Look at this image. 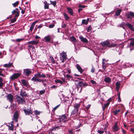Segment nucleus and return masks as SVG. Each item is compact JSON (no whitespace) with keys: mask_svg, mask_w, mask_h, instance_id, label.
I'll return each instance as SVG.
<instances>
[{"mask_svg":"<svg viewBox=\"0 0 134 134\" xmlns=\"http://www.w3.org/2000/svg\"><path fill=\"white\" fill-rule=\"evenodd\" d=\"M81 124H80L79 125H78L77 126H76L75 127V128L77 129L79 128L81 126Z\"/></svg>","mask_w":134,"mask_h":134,"instance_id":"nucleus-55","label":"nucleus"},{"mask_svg":"<svg viewBox=\"0 0 134 134\" xmlns=\"http://www.w3.org/2000/svg\"><path fill=\"white\" fill-rule=\"evenodd\" d=\"M44 4V8L45 9H48L49 8V5L48 4L47 1H45L43 2Z\"/></svg>","mask_w":134,"mask_h":134,"instance_id":"nucleus-27","label":"nucleus"},{"mask_svg":"<svg viewBox=\"0 0 134 134\" xmlns=\"http://www.w3.org/2000/svg\"><path fill=\"white\" fill-rule=\"evenodd\" d=\"M110 43V42L109 40L104 41L101 43V45L103 46H107L110 47L112 46H114L115 45L114 44L113 45H109Z\"/></svg>","mask_w":134,"mask_h":134,"instance_id":"nucleus-5","label":"nucleus"},{"mask_svg":"<svg viewBox=\"0 0 134 134\" xmlns=\"http://www.w3.org/2000/svg\"><path fill=\"white\" fill-rule=\"evenodd\" d=\"M50 58L51 60L52 63L53 64H54L55 63V61L53 58V57H51Z\"/></svg>","mask_w":134,"mask_h":134,"instance_id":"nucleus-49","label":"nucleus"},{"mask_svg":"<svg viewBox=\"0 0 134 134\" xmlns=\"http://www.w3.org/2000/svg\"><path fill=\"white\" fill-rule=\"evenodd\" d=\"M51 40V37L50 35L46 36L44 38V41L46 42H49Z\"/></svg>","mask_w":134,"mask_h":134,"instance_id":"nucleus-16","label":"nucleus"},{"mask_svg":"<svg viewBox=\"0 0 134 134\" xmlns=\"http://www.w3.org/2000/svg\"><path fill=\"white\" fill-rule=\"evenodd\" d=\"M104 131L102 130L101 129H99L98 130L97 132L99 134H102L104 133Z\"/></svg>","mask_w":134,"mask_h":134,"instance_id":"nucleus-38","label":"nucleus"},{"mask_svg":"<svg viewBox=\"0 0 134 134\" xmlns=\"http://www.w3.org/2000/svg\"><path fill=\"white\" fill-rule=\"evenodd\" d=\"M126 25L128 26L129 28L132 30V31H134V28L132 25L130 24L129 23H126Z\"/></svg>","mask_w":134,"mask_h":134,"instance_id":"nucleus-17","label":"nucleus"},{"mask_svg":"<svg viewBox=\"0 0 134 134\" xmlns=\"http://www.w3.org/2000/svg\"><path fill=\"white\" fill-rule=\"evenodd\" d=\"M70 39L71 41H72L73 42H75L76 41L75 38L74 36L71 37Z\"/></svg>","mask_w":134,"mask_h":134,"instance_id":"nucleus-34","label":"nucleus"},{"mask_svg":"<svg viewBox=\"0 0 134 134\" xmlns=\"http://www.w3.org/2000/svg\"><path fill=\"white\" fill-rule=\"evenodd\" d=\"M79 38L81 41L85 43H87L88 42V40L85 38H84L82 36H79Z\"/></svg>","mask_w":134,"mask_h":134,"instance_id":"nucleus-15","label":"nucleus"},{"mask_svg":"<svg viewBox=\"0 0 134 134\" xmlns=\"http://www.w3.org/2000/svg\"><path fill=\"white\" fill-rule=\"evenodd\" d=\"M23 110L26 115H29L32 113V111L30 109H25Z\"/></svg>","mask_w":134,"mask_h":134,"instance_id":"nucleus-12","label":"nucleus"},{"mask_svg":"<svg viewBox=\"0 0 134 134\" xmlns=\"http://www.w3.org/2000/svg\"><path fill=\"white\" fill-rule=\"evenodd\" d=\"M60 60L62 63L64 62L66 59V53L64 51L60 54Z\"/></svg>","mask_w":134,"mask_h":134,"instance_id":"nucleus-4","label":"nucleus"},{"mask_svg":"<svg viewBox=\"0 0 134 134\" xmlns=\"http://www.w3.org/2000/svg\"><path fill=\"white\" fill-rule=\"evenodd\" d=\"M74 109L71 113V115H75L78 111V108L80 106V104L79 103L75 104L74 105Z\"/></svg>","mask_w":134,"mask_h":134,"instance_id":"nucleus-2","label":"nucleus"},{"mask_svg":"<svg viewBox=\"0 0 134 134\" xmlns=\"http://www.w3.org/2000/svg\"><path fill=\"white\" fill-rule=\"evenodd\" d=\"M76 67L77 69L81 73H82L83 71V70L82 69L81 67L79 64H77L76 65Z\"/></svg>","mask_w":134,"mask_h":134,"instance_id":"nucleus-19","label":"nucleus"},{"mask_svg":"<svg viewBox=\"0 0 134 134\" xmlns=\"http://www.w3.org/2000/svg\"><path fill=\"white\" fill-rule=\"evenodd\" d=\"M50 2H51L50 4L53 5L54 7L57 4V2L56 1H52L50 0Z\"/></svg>","mask_w":134,"mask_h":134,"instance_id":"nucleus-36","label":"nucleus"},{"mask_svg":"<svg viewBox=\"0 0 134 134\" xmlns=\"http://www.w3.org/2000/svg\"><path fill=\"white\" fill-rule=\"evenodd\" d=\"M28 49H32V51L34 52L35 50V47L32 45H30L28 46Z\"/></svg>","mask_w":134,"mask_h":134,"instance_id":"nucleus-28","label":"nucleus"},{"mask_svg":"<svg viewBox=\"0 0 134 134\" xmlns=\"http://www.w3.org/2000/svg\"><path fill=\"white\" fill-rule=\"evenodd\" d=\"M91 83L92 84L96 85V82L93 80H91Z\"/></svg>","mask_w":134,"mask_h":134,"instance_id":"nucleus-50","label":"nucleus"},{"mask_svg":"<svg viewBox=\"0 0 134 134\" xmlns=\"http://www.w3.org/2000/svg\"><path fill=\"white\" fill-rule=\"evenodd\" d=\"M13 123V122H11V124H9V129L12 131L13 130L14 127V125Z\"/></svg>","mask_w":134,"mask_h":134,"instance_id":"nucleus-29","label":"nucleus"},{"mask_svg":"<svg viewBox=\"0 0 134 134\" xmlns=\"http://www.w3.org/2000/svg\"><path fill=\"white\" fill-rule=\"evenodd\" d=\"M13 64L12 63H9L8 64H5L3 65V66L5 67H10L13 66Z\"/></svg>","mask_w":134,"mask_h":134,"instance_id":"nucleus-21","label":"nucleus"},{"mask_svg":"<svg viewBox=\"0 0 134 134\" xmlns=\"http://www.w3.org/2000/svg\"><path fill=\"white\" fill-rule=\"evenodd\" d=\"M126 16L128 19H131L132 17H134V13L131 12H128Z\"/></svg>","mask_w":134,"mask_h":134,"instance_id":"nucleus-11","label":"nucleus"},{"mask_svg":"<svg viewBox=\"0 0 134 134\" xmlns=\"http://www.w3.org/2000/svg\"><path fill=\"white\" fill-rule=\"evenodd\" d=\"M19 115V114L18 111H16L14 114L13 118V121L16 122H18V119Z\"/></svg>","mask_w":134,"mask_h":134,"instance_id":"nucleus-8","label":"nucleus"},{"mask_svg":"<svg viewBox=\"0 0 134 134\" xmlns=\"http://www.w3.org/2000/svg\"><path fill=\"white\" fill-rule=\"evenodd\" d=\"M55 82L56 83H60L61 84H62L63 83L62 81L59 79H56L55 80Z\"/></svg>","mask_w":134,"mask_h":134,"instance_id":"nucleus-37","label":"nucleus"},{"mask_svg":"<svg viewBox=\"0 0 134 134\" xmlns=\"http://www.w3.org/2000/svg\"><path fill=\"white\" fill-rule=\"evenodd\" d=\"M117 121L116 122L112 127V131L113 132L117 131L119 129V127L117 125Z\"/></svg>","mask_w":134,"mask_h":134,"instance_id":"nucleus-9","label":"nucleus"},{"mask_svg":"<svg viewBox=\"0 0 134 134\" xmlns=\"http://www.w3.org/2000/svg\"><path fill=\"white\" fill-rule=\"evenodd\" d=\"M19 11L18 8H16L15 10H14L12 12V14L13 15L15 13H19Z\"/></svg>","mask_w":134,"mask_h":134,"instance_id":"nucleus-26","label":"nucleus"},{"mask_svg":"<svg viewBox=\"0 0 134 134\" xmlns=\"http://www.w3.org/2000/svg\"><path fill=\"white\" fill-rule=\"evenodd\" d=\"M64 17H65V19L66 20H68L69 19V17L68 16V15L66 13H64Z\"/></svg>","mask_w":134,"mask_h":134,"instance_id":"nucleus-32","label":"nucleus"},{"mask_svg":"<svg viewBox=\"0 0 134 134\" xmlns=\"http://www.w3.org/2000/svg\"><path fill=\"white\" fill-rule=\"evenodd\" d=\"M105 59H102V67L103 69L105 70L106 68V66L105 65Z\"/></svg>","mask_w":134,"mask_h":134,"instance_id":"nucleus-22","label":"nucleus"},{"mask_svg":"<svg viewBox=\"0 0 134 134\" xmlns=\"http://www.w3.org/2000/svg\"><path fill=\"white\" fill-rule=\"evenodd\" d=\"M38 43V41L32 40L29 42L27 43L29 44H31L32 45H36Z\"/></svg>","mask_w":134,"mask_h":134,"instance_id":"nucleus-14","label":"nucleus"},{"mask_svg":"<svg viewBox=\"0 0 134 134\" xmlns=\"http://www.w3.org/2000/svg\"><path fill=\"white\" fill-rule=\"evenodd\" d=\"M32 71L30 69H23V74L27 76H29L32 73Z\"/></svg>","mask_w":134,"mask_h":134,"instance_id":"nucleus-6","label":"nucleus"},{"mask_svg":"<svg viewBox=\"0 0 134 134\" xmlns=\"http://www.w3.org/2000/svg\"><path fill=\"white\" fill-rule=\"evenodd\" d=\"M16 20V18H15L11 20V21L12 23L15 22Z\"/></svg>","mask_w":134,"mask_h":134,"instance_id":"nucleus-48","label":"nucleus"},{"mask_svg":"<svg viewBox=\"0 0 134 134\" xmlns=\"http://www.w3.org/2000/svg\"><path fill=\"white\" fill-rule=\"evenodd\" d=\"M45 91L44 90H41L40 92V95L44 93H45Z\"/></svg>","mask_w":134,"mask_h":134,"instance_id":"nucleus-47","label":"nucleus"},{"mask_svg":"<svg viewBox=\"0 0 134 134\" xmlns=\"http://www.w3.org/2000/svg\"><path fill=\"white\" fill-rule=\"evenodd\" d=\"M21 74L20 73H16L12 75L10 77V79L11 80H14L20 76Z\"/></svg>","mask_w":134,"mask_h":134,"instance_id":"nucleus-7","label":"nucleus"},{"mask_svg":"<svg viewBox=\"0 0 134 134\" xmlns=\"http://www.w3.org/2000/svg\"><path fill=\"white\" fill-rule=\"evenodd\" d=\"M66 77L68 78L71 77V75H68V74H67V75H66Z\"/></svg>","mask_w":134,"mask_h":134,"instance_id":"nucleus-61","label":"nucleus"},{"mask_svg":"<svg viewBox=\"0 0 134 134\" xmlns=\"http://www.w3.org/2000/svg\"><path fill=\"white\" fill-rule=\"evenodd\" d=\"M107 125H105L104 126V131L106 132L107 131Z\"/></svg>","mask_w":134,"mask_h":134,"instance_id":"nucleus-53","label":"nucleus"},{"mask_svg":"<svg viewBox=\"0 0 134 134\" xmlns=\"http://www.w3.org/2000/svg\"><path fill=\"white\" fill-rule=\"evenodd\" d=\"M57 128H58V127H55L53 128V129H52V130H51V131H54V130H56V129Z\"/></svg>","mask_w":134,"mask_h":134,"instance_id":"nucleus-59","label":"nucleus"},{"mask_svg":"<svg viewBox=\"0 0 134 134\" xmlns=\"http://www.w3.org/2000/svg\"><path fill=\"white\" fill-rule=\"evenodd\" d=\"M36 80L37 82H42V83H43L44 82L46 81V80L45 79H43V80H42L40 79H36Z\"/></svg>","mask_w":134,"mask_h":134,"instance_id":"nucleus-30","label":"nucleus"},{"mask_svg":"<svg viewBox=\"0 0 134 134\" xmlns=\"http://www.w3.org/2000/svg\"><path fill=\"white\" fill-rule=\"evenodd\" d=\"M3 69H0V76H4V75L3 74H2V72L3 71Z\"/></svg>","mask_w":134,"mask_h":134,"instance_id":"nucleus-52","label":"nucleus"},{"mask_svg":"<svg viewBox=\"0 0 134 134\" xmlns=\"http://www.w3.org/2000/svg\"><path fill=\"white\" fill-rule=\"evenodd\" d=\"M77 83L78 85L79 86V87H81L82 85H83V83L82 81H77Z\"/></svg>","mask_w":134,"mask_h":134,"instance_id":"nucleus-35","label":"nucleus"},{"mask_svg":"<svg viewBox=\"0 0 134 134\" xmlns=\"http://www.w3.org/2000/svg\"><path fill=\"white\" fill-rule=\"evenodd\" d=\"M46 77V76L43 74H41L40 72L36 74L31 79V80L34 82H37L36 79H39V78H44Z\"/></svg>","mask_w":134,"mask_h":134,"instance_id":"nucleus-1","label":"nucleus"},{"mask_svg":"<svg viewBox=\"0 0 134 134\" xmlns=\"http://www.w3.org/2000/svg\"><path fill=\"white\" fill-rule=\"evenodd\" d=\"M111 99H110L108 100V102L104 104V105L106 107H108L109 105Z\"/></svg>","mask_w":134,"mask_h":134,"instance_id":"nucleus-40","label":"nucleus"},{"mask_svg":"<svg viewBox=\"0 0 134 134\" xmlns=\"http://www.w3.org/2000/svg\"><path fill=\"white\" fill-rule=\"evenodd\" d=\"M91 71L92 73H93L94 72L95 69L93 67H92V68Z\"/></svg>","mask_w":134,"mask_h":134,"instance_id":"nucleus-56","label":"nucleus"},{"mask_svg":"<svg viewBox=\"0 0 134 134\" xmlns=\"http://www.w3.org/2000/svg\"><path fill=\"white\" fill-rule=\"evenodd\" d=\"M19 4V2L18 1H17L15 2L12 4L13 6L14 7H15L17 6Z\"/></svg>","mask_w":134,"mask_h":134,"instance_id":"nucleus-39","label":"nucleus"},{"mask_svg":"<svg viewBox=\"0 0 134 134\" xmlns=\"http://www.w3.org/2000/svg\"><path fill=\"white\" fill-rule=\"evenodd\" d=\"M121 9H118L116 12L115 14L117 16H119L120 15L121 12Z\"/></svg>","mask_w":134,"mask_h":134,"instance_id":"nucleus-33","label":"nucleus"},{"mask_svg":"<svg viewBox=\"0 0 134 134\" xmlns=\"http://www.w3.org/2000/svg\"><path fill=\"white\" fill-rule=\"evenodd\" d=\"M120 83L119 82H117L115 84L116 86V90L118 91L120 86Z\"/></svg>","mask_w":134,"mask_h":134,"instance_id":"nucleus-18","label":"nucleus"},{"mask_svg":"<svg viewBox=\"0 0 134 134\" xmlns=\"http://www.w3.org/2000/svg\"><path fill=\"white\" fill-rule=\"evenodd\" d=\"M34 113L36 115H38L40 114V112L37 110H35Z\"/></svg>","mask_w":134,"mask_h":134,"instance_id":"nucleus-51","label":"nucleus"},{"mask_svg":"<svg viewBox=\"0 0 134 134\" xmlns=\"http://www.w3.org/2000/svg\"><path fill=\"white\" fill-rule=\"evenodd\" d=\"M131 41L130 43V45L131 46H133L134 45V38H131Z\"/></svg>","mask_w":134,"mask_h":134,"instance_id":"nucleus-41","label":"nucleus"},{"mask_svg":"<svg viewBox=\"0 0 134 134\" xmlns=\"http://www.w3.org/2000/svg\"><path fill=\"white\" fill-rule=\"evenodd\" d=\"M120 109H119L118 110H116L115 111H113V113L115 115H116L118 114V112H120Z\"/></svg>","mask_w":134,"mask_h":134,"instance_id":"nucleus-43","label":"nucleus"},{"mask_svg":"<svg viewBox=\"0 0 134 134\" xmlns=\"http://www.w3.org/2000/svg\"><path fill=\"white\" fill-rule=\"evenodd\" d=\"M7 99L11 102L13 101V96L10 94H8L7 96Z\"/></svg>","mask_w":134,"mask_h":134,"instance_id":"nucleus-13","label":"nucleus"},{"mask_svg":"<svg viewBox=\"0 0 134 134\" xmlns=\"http://www.w3.org/2000/svg\"><path fill=\"white\" fill-rule=\"evenodd\" d=\"M66 24H64L62 26V28H65L66 27Z\"/></svg>","mask_w":134,"mask_h":134,"instance_id":"nucleus-60","label":"nucleus"},{"mask_svg":"<svg viewBox=\"0 0 134 134\" xmlns=\"http://www.w3.org/2000/svg\"><path fill=\"white\" fill-rule=\"evenodd\" d=\"M67 9L69 13L71 15H73V11L71 8L70 7H68L67 8Z\"/></svg>","mask_w":134,"mask_h":134,"instance_id":"nucleus-23","label":"nucleus"},{"mask_svg":"<svg viewBox=\"0 0 134 134\" xmlns=\"http://www.w3.org/2000/svg\"><path fill=\"white\" fill-rule=\"evenodd\" d=\"M104 81L107 83H109L111 81L110 78L109 77H106L104 78Z\"/></svg>","mask_w":134,"mask_h":134,"instance_id":"nucleus-25","label":"nucleus"},{"mask_svg":"<svg viewBox=\"0 0 134 134\" xmlns=\"http://www.w3.org/2000/svg\"><path fill=\"white\" fill-rule=\"evenodd\" d=\"M16 100L19 104H24L25 102V99L23 97L17 96L16 97Z\"/></svg>","mask_w":134,"mask_h":134,"instance_id":"nucleus-3","label":"nucleus"},{"mask_svg":"<svg viewBox=\"0 0 134 134\" xmlns=\"http://www.w3.org/2000/svg\"><path fill=\"white\" fill-rule=\"evenodd\" d=\"M36 23V22H33L30 26V30L31 31H32L33 30L34 26Z\"/></svg>","mask_w":134,"mask_h":134,"instance_id":"nucleus-24","label":"nucleus"},{"mask_svg":"<svg viewBox=\"0 0 134 134\" xmlns=\"http://www.w3.org/2000/svg\"><path fill=\"white\" fill-rule=\"evenodd\" d=\"M3 83L2 82H0V87H2L3 85Z\"/></svg>","mask_w":134,"mask_h":134,"instance_id":"nucleus-62","label":"nucleus"},{"mask_svg":"<svg viewBox=\"0 0 134 134\" xmlns=\"http://www.w3.org/2000/svg\"><path fill=\"white\" fill-rule=\"evenodd\" d=\"M20 95L23 96H26V93L25 92H23L22 91H21L20 93Z\"/></svg>","mask_w":134,"mask_h":134,"instance_id":"nucleus-42","label":"nucleus"},{"mask_svg":"<svg viewBox=\"0 0 134 134\" xmlns=\"http://www.w3.org/2000/svg\"><path fill=\"white\" fill-rule=\"evenodd\" d=\"M122 131L123 134H125L126 133V131L123 129H122Z\"/></svg>","mask_w":134,"mask_h":134,"instance_id":"nucleus-57","label":"nucleus"},{"mask_svg":"<svg viewBox=\"0 0 134 134\" xmlns=\"http://www.w3.org/2000/svg\"><path fill=\"white\" fill-rule=\"evenodd\" d=\"M130 131L134 133V129L133 128H131Z\"/></svg>","mask_w":134,"mask_h":134,"instance_id":"nucleus-64","label":"nucleus"},{"mask_svg":"<svg viewBox=\"0 0 134 134\" xmlns=\"http://www.w3.org/2000/svg\"><path fill=\"white\" fill-rule=\"evenodd\" d=\"M67 121V118L65 115H64L60 117V121L61 122H65L66 121Z\"/></svg>","mask_w":134,"mask_h":134,"instance_id":"nucleus-10","label":"nucleus"},{"mask_svg":"<svg viewBox=\"0 0 134 134\" xmlns=\"http://www.w3.org/2000/svg\"><path fill=\"white\" fill-rule=\"evenodd\" d=\"M92 29V28H91V26L90 25L87 29V31L88 32L90 31Z\"/></svg>","mask_w":134,"mask_h":134,"instance_id":"nucleus-46","label":"nucleus"},{"mask_svg":"<svg viewBox=\"0 0 134 134\" xmlns=\"http://www.w3.org/2000/svg\"><path fill=\"white\" fill-rule=\"evenodd\" d=\"M24 40V39L22 38H19L17 39L16 40V41L17 42H19L21 41H22Z\"/></svg>","mask_w":134,"mask_h":134,"instance_id":"nucleus-44","label":"nucleus"},{"mask_svg":"<svg viewBox=\"0 0 134 134\" xmlns=\"http://www.w3.org/2000/svg\"><path fill=\"white\" fill-rule=\"evenodd\" d=\"M35 38L36 39H38V38H40V37L38 36L37 35H36L35 37Z\"/></svg>","mask_w":134,"mask_h":134,"instance_id":"nucleus-63","label":"nucleus"},{"mask_svg":"<svg viewBox=\"0 0 134 134\" xmlns=\"http://www.w3.org/2000/svg\"><path fill=\"white\" fill-rule=\"evenodd\" d=\"M89 21L88 19H87V20L83 19L82 20V24L87 25V24Z\"/></svg>","mask_w":134,"mask_h":134,"instance_id":"nucleus-20","label":"nucleus"},{"mask_svg":"<svg viewBox=\"0 0 134 134\" xmlns=\"http://www.w3.org/2000/svg\"><path fill=\"white\" fill-rule=\"evenodd\" d=\"M59 105H57V106H56V107H54L53 108L54 110H55L58 108V107L59 106Z\"/></svg>","mask_w":134,"mask_h":134,"instance_id":"nucleus-54","label":"nucleus"},{"mask_svg":"<svg viewBox=\"0 0 134 134\" xmlns=\"http://www.w3.org/2000/svg\"><path fill=\"white\" fill-rule=\"evenodd\" d=\"M23 84L25 86H27V81L25 80H23L21 81Z\"/></svg>","mask_w":134,"mask_h":134,"instance_id":"nucleus-31","label":"nucleus"},{"mask_svg":"<svg viewBox=\"0 0 134 134\" xmlns=\"http://www.w3.org/2000/svg\"><path fill=\"white\" fill-rule=\"evenodd\" d=\"M54 26V25L53 24L52 25H49V28H52Z\"/></svg>","mask_w":134,"mask_h":134,"instance_id":"nucleus-58","label":"nucleus"},{"mask_svg":"<svg viewBox=\"0 0 134 134\" xmlns=\"http://www.w3.org/2000/svg\"><path fill=\"white\" fill-rule=\"evenodd\" d=\"M68 132L70 134H73L74 132L73 131V130L72 129H70L68 130Z\"/></svg>","mask_w":134,"mask_h":134,"instance_id":"nucleus-45","label":"nucleus"}]
</instances>
